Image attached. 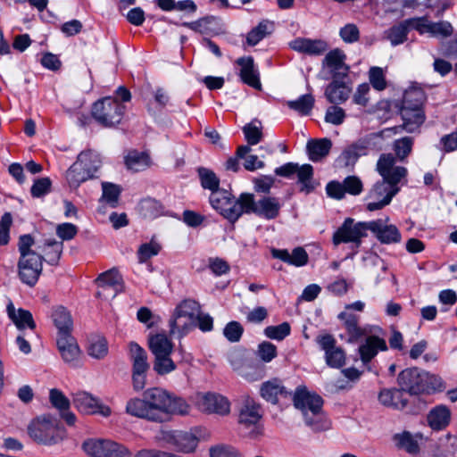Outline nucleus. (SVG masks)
<instances>
[{
  "instance_id": "79ce46f5",
  "label": "nucleus",
  "mask_w": 457,
  "mask_h": 457,
  "mask_svg": "<svg viewBox=\"0 0 457 457\" xmlns=\"http://www.w3.org/2000/svg\"><path fill=\"white\" fill-rule=\"evenodd\" d=\"M350 94L349 87L343 82L333 80L325 90L327 99L332 104L345 102Z\"/></svg>"
},
{
  "instance_id": "0e129e2a",
  "label": "nucleus",
  "mask_w": 457,
  "mask_h": 457,
  "mask_svg": "<svg viewBox=\"0 0 457 457\" xmlns=\"http://www.w3.org/2000/svg\"><path fill=\"white\" fill-rule=\"evenodd\" d=\"M244 333V328L238 321H229L223 328V336L230 343L240 341Z\"/></svg>"
},
{
  "instance_id": "1a4fd4ad",
  "label": "nucleus",
  "mask_w": 457,
  "mask_h": 457,
  "mask_svg": "<svg viewBox=\"0 0 457 457\" xmlns=\"http://www.w3.org/2000/svg\"><path fill=\"white\" fill-rule=\"evenodd\" d=\"M210 204L231 223H235L244 214L242 194L238 198H235L229 191L218 189L211 193Z\"/></svg>"
},
{
  "instance_id": "3c124183",
  "label": "nucleus",
  "mask_w": 457,
  "mask_h": 457,
  "mask_svg": "<svg viewBox=\"0 0 457 457\" xmlns=\"http://www.w3.org/2000/svg\"><path fill=\"white\" fill-rule=\"evenodd\" d=\"M273 29V23L268 21H263L253 28L247 35L246 41L250 46L257 45L262 38H264Z\"/></svg>"
},
{
  "instance_id": "6e6552de",
  "label": "nucleus",
  "mask_w": 457,
  "mask_h": 457,
  "mask_svg": "<svg viewBox=\"0 0 457 457\" xmlns=\"http://www.w3.org/2000/svg\"><path fill=\"white\" fill-rule=\"evenodd\" d=\"M201 311L198 302L185 299L177 305L170 320V334H178L179 337L186 336L193 328V320Z\"/></svg>"
},
{
  "instance_id": "e2e57ef3",
  "label": "nucleus",
  "mask_w": 457,
  "mask_h": 457,
  "mask_svg": "<svg viewBox=\"0 0 457 457\" xmlns=\"http://www.w3.org/2000/svg\"><path fill=\"white\" fill-rule=\"evenodd\" d=\"M369 80L372 87L378 91L386 89L387 83L384 71L380 67H371L369 71Z\"/></svg>"
},
{
  "instance_id": "5fc2aeb1",
  "label": "nucleus",
  "mask_w": 457,
  "mask_h": 457,
  "mask_svg": "<svg viewBox=\"0 0 457 457\" xmlns=\"http://www.w3.org/2000/svg\"><path fill=\"white\" fill-rule=\"evenodd\" d=\"M197 171L204 189H209L212 193L219 189L220 179L212 170L200 167Z\"/></svg>"
},
{
  "instance_id": "13d9d810",
  "label": "nucleus",
  "mask_w": 457,
  "mask_h": 457,
  "mask_svg": "<svg viewBox=\"0 0 457 457\" xmlns=\"http://www.w3.org/2000/svg\"><path fill=\"white\" fill-rule=\"evenodd\" d=\"M263 332L268 338L281 341L290 335L291 327L288 322H283L277 326H268Z\"/></svg>"
},
{
  "instance_id": "20e7f679",
  "label": "nucleus",
  "mask_w": 457,
  "mask_h": 457,
  "mask_svg": "<svg viewBox=\"0 0 457 457\" xmlns=\"http://www.w3.org/2000/svg\"><path fill=\"white\" fill-rule=\"evenodd\" d=\"M397 383L403 390L412 395H431L442 392L445 388V385L439 376L418 368H408L402 370L397 377Z\"/></svg>"
},
{
  "instance_id": "37998d69",
  "label": "nucleus",
  "mask_w": 457,
  "mask_h": 457,
  "mask_svg": "<svg viewBox=\"0 0 457 457\" xmlns=\"http://www.w3.org/2000/svg\"><path fill=\"white\" fill-rule=\"evenodd\" d=\"M403 123L389 129H386L384 131H393L395 134L407 132L414 133L420 130L421 125L425 122L426 116H402Z\"/></svg>"
},
{
  "instance_id": "6ab92c4d",
  "label": "nucleus",
  "mask_w": 457,
  "mask_h": 457,
  "mask_svg": "<svg viewBox=\"0 0 457 457\" xmlns=\"http://www.w3.org/2000/svg\"><path fill=\"white\" fill-rule=\"evenodd\" d=\"M73 404L79 411L86 414L99 413L104 417H109L112 413L110 407L101 404L98 399L87 392L75 394Z\"/></svg>"
},
{
  "instance_id": "c03bdc74",
  "label": "nucleus",
  "mask_w": 457,
  "mask_h": 457,
  "mask_svg": "<svg viewBox=\"0 0 457 457\" xmlns=\"http://www.w3.org/2000/svg\"><path fill=\"white\" fill-rule=\"evenodd\" d=\"M412 29V24L409 22V19L390 28L386 30V37L392 46L403 44L406 40L409 29Z\"/></svg>"
},
{
  "instance_id": "ea45409f",
  "label": "nucleus",
  "mask_w": 457,
  "mask_h": 457,
  "mask_svg": "<svg viewBox=\"0 0 457 457\" xmlns=\"http://www.w3.org/2000/svg\"><path fill=\"white\" fill-rule=\"evenodd\" d=\"M332 143L328 138L310 140L306 148L309 159L312 162H319L327 156L331 149Z\"/></svg>"
},
{
  "instance_id": "338daca9",
  "label": "nucleus",
  "mask_w": 457,
  "mask_h": 457,
  "mask_svg": "<svg viewBox=\"0 0 457 457\" xmlns=\"http://www.w3.org/2000/svg\"><path fill=\"white\" fill-rule=\"evenodd\" d=\"M256 355L262 361L270 362L277 356V347L270 342L263 341L259 344Z\"/></svg>"
},
{
  "instance_id": "39448f33",
  "label": "nucleus",
  "mask_w": 457,
  "mask_h": 457,
  "mask_svg": "<svg viewBox=\"0 0 457 457\" xmlns=\"http://www.w3.org/2000/svg\"><path fill=\"white\" fill-rule=\"evenodd\" d=\"M101 164L100 154L96 151L88 149L80 152L76 162L66 171L70 187L78 188L82 183L93 179Z\"/></svg>"
},
{
  "instance_id": "603ef678",
  "label": "nucleus",
  "mask_w": 457,
  "mask_h": 457,
  "mask_svg": "<svg viewBox=\"0 0 457 457\" xmlns=\"http://www.w3.org/2000/svg\"><path fill=\"white\" fill-rule=\"evenodd\" d=\"M189 411L190 406L184 399L170 394L169 403H167L165 411V420H167L169 414L186 415L189 413Z\"/></svg>"
},
{
  "instance_id": "4c0bfd02",
  "label": "nucleus",
  "mask_w": 457,
  "mask_h": 457,
  "mask_svg": "<svg viewBox=\"0 0 457 457\" xmlns=\"http://www.w3.org/2000/svg\"><path fill=\"white\" fill-rule=\"evenodd\" d=\"M52 318L54 326L58 330V336H67L71 334L72 319L71 313L62 306H59L53 311Z\"/></svg>"
},
{
  "instance_id": "b1692460",
  "label": "nucleus",
  "mask_w": 457,
  "mask_h": 457,
  "mask_svg": "<svg viewBox=\"0 0 457 457\" xmlns=\"http://www.w3.org/2000/svg\"><path fill=\"white\" fill-rule=\"evenodd\" d=\"M49 400L51 404L59 411L61 417L69 426H73L76 422V416L70 411V400L64 394L56 388H53L49 392Z\"/></svg>"
},
{
  "instance_id": "2eb2a0df",
  "label": "nucleus",
  "mask_w": 457,
  "mask_h": 457,
  "mask_svg": "<svg viewBox=\"0 0 457 457\" xmlns=\"http://www.w3.org/2000/svg\"><path fill=\"white\" fill-rule=\"evenodd\" d=\"M389 217L370 220V231L383 245H395L402 241L399 228L389 223Z\"/></svg>"
},
{
  "instance_id": "ddd939ff",
  "label": "nucleus",
  "mask_w": 457,
  "mask_h": 457,
  "mask_svg": "<svg viewBox=\"0 0 457 457\" xmlns=\"http://www.w3.org/2000/svg\"><path fill=\"white\" fill-rule=\"evenodd\" d=\"M275 174L288 179H293L295 176L297 182L301 185L302 192L310 193L314 189L312 184L313 168L311 164L299 165L296 162H287L274 170Z\"/></svg>"
},
{
  "instance_id": "58836bf2",
  "label": "nucleus",
  "mask_w": 457,
  "mask_h": 457,
  "mask_svg": "<svg viewBox=\"0 0 457 457\" xmlns=\"http://www.w3.org/2000/svg\"><path fill=\"white\" fill-rule=\"evenodd\" d=\"M126 167L135 172L144 170L151 166V158L145 152L131 150L124 157Z\"/></svg>"
},
{
  "instance_id": "f257e3e1",
  "label": "nucleus",
  "mask_w": 457,
  "mask_h": 457,
  "mask_svg": "<svg viewBox=\"0 0 457 457\" xmlns=\"http://www.w3.org/2000/svg\"><path fill=\"white\" fill-rule=\"evenodd\" d=\"M395 162L396 158L392 154H382L379 156L376 170L382 180L376 182L365 197L368 211L383 209L399 192L398 184L406 178L408 170L405 167L395 166Z\"/></svg>"
},
{
  "instance_id": "864d4df0",
  "label": "nucleus",
  "mask_w": 457,
  "mask_h": 457,
  "mask_svg": "<svg viewBox=\"0 0 457 457\" xmlns=\"http://www.w3.org/2000/svg\"><path fill=\"white\" fill-rule=\"evenodd\" d=\"M171 354H163L154 356V370L160 376H163L174 371L177 365L170 358Z\"/></svg>"
},
{
  "instance_id": "69168bd1",
  "label": "nucleus",
  "mask_w": 457,
  "mask_h": 457,
  "mask_svg": "<svg viewBox=\"0 0 457 457\" xmlns=\"http://www.w3.org/2000/svg\"><path fill=\"white\" fill-rule=\"evenodd\" d=\"M210 457H242V453L230 445L221 444L210 448Z\"/></svg>"
},
{
  "instance_id": "7c9ffc66",
  "label": "nucleus",
  "mask_w": 457,
  "mask_h": 457,
  "mask_svg": "<svg viewBox=\"0 0 457 457\" xmlns=\"http://www.w3.org/2000/svg\"><path fill=\"white\" fill-rule=\"evenodd\" d=\"M337 318L344 323V328L348 335L347 342L355 343L366 334V331L358 324L360 319L358 315L350 312H342Z\"/></svg>"
},
{
  "instance_id": "0eeeda50",
  "label": "nucleus",
  "mask_w": 457,
  "mask_h": 457,
  "mask_svg": "<svg viewBox=\"0 0 457 457\" xmlns=\"http://www.w3.org/2000/svg\"><path fill=\"white\" fill-rule=\"evenodd\" d=\"M28 429L35 441L47 445H56L66 436L65 429L50 415L37 418L29 424Z\"/></svg>"
},
{
  "instance_id": "412c9836",
  "label": "nucleus",
  "mask_w": 457,
  "mask_h": 457,
  "mask_svg": "<svg viewBox=\"0 0 457 457\" xmlns=\"http://www.w3.org/2000/svg\"><path fill=\"white\" fill-rule=\"evenodd\" d=\"M427 425L431 430L439 432L446 429L452 422V411L445 404L432 407L426 415Z\"/></svg>"
},
{
  "instance_id": "09e8293b",
  "label": "nucleus",
  "mask_w": 457,
  "mask_h": 457,
  "mask_svg": "<svg viewBox=\"0 0 457 457\" xmlns=\"http://www.w3.org/2000/svg\"><path fill=\"white\" fill-rule=\"evenodd\" d=\"M314 103V96L312 94H305L299 96L296 100L287 102V105L294 112L308 114L312 112Z\"/></svg>"
},
{
  "instance_id": "4468645a",
  "label": "nucleus",
  "mask_w": 457,
  "mask_h": 457,
  "mask_svg": "<svg viewBox=\"0 0 457 457\" xmlns=\"http://www.w3.org/2000/svg\"><path fill=\"white\" fill-rule=\"evenodd\" d=\"M42 270L43 256L41 254L20 257L18 262V276L23 284L34 287L42 273Z\"/></svg>"
},
{
  "instance_id": "4d7b16f0",
  "label": "nucleus",
  "mask_w": 457,
  "mask_h": 457,
  "mask_svg": "<svg viewBox=\"0 0 457 457\" xmlns=\"http://www.w3.org/2000/svg\"><path fill=\"white\" fill-rule=\"evenodd\" d=\"M121 280L122 278L119 271L116 269H111L101 273L98 276L96 282L98 283L99 287H112L116 288L117 287L120 286Z\"/></svg>"
},
{
  "instance_id": "a211bd4d",
  "label": "nucleus",
  "mask_w": 457,
  "mask_h": 457,
  "mask_svg": "<svg viewBox=\"0 0 457 457\" xmlns=\"http://www.w3.org/2000/svg\"><path fill=\"white\" fill-rule=\"evenodd\" d=\"M409 22L420 34L428 33L436 37H447L453 32V26L448 21L431 22L426 18H412L409 19Z\"/></svg>"
},
{
  "instance_id": "052dcab7",
  "label": "nucleus",
  "mask_w": 457,
  "mask_h": 457,
  "mask_svg": "<svg viewBox=\"0 0 457 457\" xmlns=\"http://www.w3.org/2000/svg\"><path fill=\"white\" fill-rule=\"evenodd\" d=\"M251 150L249 145H239L237 148L235 156L229 157L225 162L226 170L237 172L240 170L239 159L245 158L247 154H250Z\"/></svg>"
},
{
  "instance_id": "72a5a7b5",
  "label": "nucleus",
  "mask_w": 457,
  "mask_h": 457,
  "mask_svg": "<svg viewBox=\"0 0 457 457\" xmlns=\"http://www.w3.org/2000/svg\"><path fill=\"white\" fill-rule=\"evenodd\" d=\"M148 346L154 356L171 354L174 345L164 333L149 336Z\"/></svg>"
},
{
  "instance_id": "f8f14e48",
  "label": "nucleus",
  "mask_w": 457,
  "mask_h": 457,
  "mask_svg": "<svg viewBox=\"0 0 457 457\" xmlns=\"http://www.w3.org/2000/svg\"><path fill=\"white\" fill-rule=\"evenodd\" d=\"M82 448L91 457H132L127 446L108 439H87Z\"/></svg>"
},
{
  "instance_id": "bb28decb",
  "label": "nucleus",
  "mask_w": 457,
  "mask_h": 457,
  "mask_svg": "<svg viewBox=\"0 0 457 457\" xmlns=\"http://www.w3.org/2000/svg\"><path fill=\"white\" fill-rule=\"evenodd\" d=\"M290 47L299 53L320 55L328 49V45L320 39L298 37L289 43Z\"/></svg>"
},
{
  "instance_id": "774afa93",
  "label": "nucleus",
  "mask_w": 457,
  "mask_h": 457,
  "mask_svg": "<svg viewBox=\"0 0 457 457\" xmlns=\"http://www.w3.org/2000/svg\"><path fill=\"white\" fill-rule=\"evenodd\" d=\"M342 182L345 195H359L363 191V184L357 176H347Z\"/></svg>"
},
{
  "instance_id": "aec40b11",
  "label": "nucleus",
  "mask_w": 457,
  "mask_h": 457,
  "mask_svg": "<svg viewBox=\"0 0 457 457\" xmlns=\"http://www.w3.org/2000/svg\"><path fill=\"white\" fill-rule=\"evenodd\" d=\"M387 350L386 342L384 338L376 335L368 336L365 341L359 346L358 353L363 366L370 370V362L379 352Z\"/></svg>"
},
{
  "instance_id": "9b49d317",
  "label": "nucleus",
  "mask_w": 457,
  "mask_h": 457,
  "mask_svg": "<svg viewBox=\"0 0 457 457\" xmlns=\"http://www.w3.org/2000/svg\"><path fill=\"white\" fill-rule=\"evenodd\" d=\"M369 231L370 221L355 222L353 219L346 218L333 234L332 242L335 245L351 243L354 248H359Z\"/></svg>"
},
{
  "instance_id": "a878e982",
  "label": "nucleus",
  "mask_w": 457,
  "mask_h": 457,
  "mask_svg": "<svg viewBox=\"0 0 457 457\" xmlns=\"http://www.w3.org/2000/svg\"><path fill=\"white\" fill-rule=\"evenodd\" d=\"M378 401L384 406L391 407L396 410H402L407 406L408 399L406 392L401 387L384 388L378 395Z\"/></svg>"
},
{
  "instance_id": "680f3d73",
  "label": "nucleus",
  "mask_w": 457,
  "mask_h": 457,
  "mask_svg": "<svg viewBox=\"0 0 457 457\" xmlns=\"http://www.w3.org/2000/svg\"><path fill=\"white\" fill-rule=\"evenodd\" d=\"M161 251V245L154 241L143 244L137 250L138 262L144 263L153 256L157 255Z\"/></svg>"
},
{
  "instance_id": "4be33fe9",
  "label": "nucleus",
  "mask_w": 457,
  "mask_h": 457,
  "mask_svg": "<svg viewBox=\"0 0 457 457\" xmlns=\"http://www.w3.org/2000/svg\"><path fill=\"white\" fill-rule=\"evenodd\" d=\"M236 62L240 67L239 77L241 80L249 87L260 90L262 88L260 73L254 65L253 58L244 56L238 58Z\"/></svg>"
},
{
  "instance_id": "393cba45",
  "label": "nucleus",
  "mask_w": 457,
  "mask_h": 457,
  "mask_svg": "<svg viewBox=\"0 0 457 457\" xmlns=\"http://www.w3.org/2000/svg\"><path fill=\"white\" fill-rule=\"evenodd\" d=\"M166 440L183 453L193 452L198 445V438L193 433L182 430L169 433Z\"/></svg>"
},
{
  "instance_id": "7ed1b4c3",
  "label": "nucleus",
  "mask_w": 457,
  "mask_h": 457,
  "mask_svg": "<svg viewBox=\"0 0 457 457\" xmlns=\"http://www.w3.org/2000/svg\"><path fill=\"white\" fill-rule=\"evenodd\" d=\"M294 406L302 412L306 426L313 431L330 428V421L322 410L323 399L311 393L306 386H299L293 394Z\"/></svg>"
},
{
  "instance_id": "a19ab883",
  "label": "nucleus",
  "mask_w": 457,
  "mask_h": 457,
  "mask_svg": "<svg viewBox=\"0 0 457 457\" xmlns=\"http://www.w3.org/2000/svg\"><path fill=\"white\" fill-rule=\"evenodd\" d=\"M81 126H90L92 129L98 128H114L116 124H120V116H82L79 120Z\"/></svg>"
},
{
  "instance_id": "de8ad7c7",
  "label": "nucleus",
  "mask_w": 457,
  "mask_h": 457,
  "mask_svg": "<svg viewBox=\"0 0 457 457\" xmlns=\"http://www.w3.org/2000/svg\"><path fill=\"white\" fill-rule=\"evenodd\" d=\"M364 154H366V146L355 144L344 150L338 162L344 166H353L359 157Z\"/></svg>"
},
{
  "instance_id": "a18cd8bd",
  "label": "nucleus",
  "mask_w": 457,
  "mask_h": 457,
  "mask_svg": "<svg viewBox=\"0 0 457 457\" xmlns=\"http://www.w3.org/2000/svg\"><path fill=\"white\" fill-rule=\"evenodd\" d=\"M122 109L123 106L116 99L105 97L94 104L91 114H107L112 111L115 114H121Z\"/></svg>"
},
{
  "instance_id": "f03ea898",
  "label": "nucleus",
  "mask_w": 457,
  "mask_h": 457,
  "mask_svg": "<svg viewBox=\"0 0 457 457\" xmlns=\"http://www.w3.org/2000/svg\"><path fill=\"white\" fill-rule=\"evenodd\" d=\"M170 393L160 387L145 390L143 398H131L127 402L126 412L133 417L150 421H165V411Z\"/></svg>"
},
{
  "instance_id": "dca6fc26",
  "label": "nucleus",
  "mask_w": 457,
  "mask_h": 457,
  "mask_svg": "<svg viewBox=\"0 0 457 457\" xmlns=\"http://www.w3.org/2000/svg\"><path fill=\"white\" fill-rule=\"evenodd\" d=\"M316 341L325 352L326 363L329 367L338 369L345 365V353L341 347L337 346V341L332 335H320Z\"/></svg>"
},
{
  "instance_id": "9d476101",
  "label": "nucleus",
  "mask_w": 457,
  "mask_h": 457,
  "mask_svg": "<svg viewBox=\"0 0 457 457\" xmlns=\"http://www.w3.org/2000/svg\"><path fill=\"white\" fill-rule=\"evenodd\" d=\"M244 214H255L268 220L278 217L282 204L278 198L273 196H262L255 201L253 194L242 193Z\"/></svg>"
},
{
  "instance_id": "6e6d98bb",
  "label": "nucleus",
  "mask_w": 457,
  "mask_h": 457,
  "mask_svg": "<svg viewBox=\"0 0 457 457\" xmlns=\"http://www.w3.org/2000/svg\"><path fill=\"white\" fill-rule=\"evenodd\" d=\"M457 441V438L451 435L447 434L445 438L440 439L439 446L436 450L434 451V457H448L454 453V444Z\"/></svg>"
},
{
  "instance_id": "f704fd0d",
  "label": "nucleus",
  "mask_w": 457,
  "mask_h": 457,
  "mask_svg": "<svg viewBox=\"0 0 457 457\" xmlns=\"http://www.w3.org/2000/svg\"><path fill=\"white\" fill-rule=\"evenodd\" d=\"M129 348V358L132 361V372H147L150 365L145 350L135 342H130Z\"/></svg>"
},
{
  "instance_id": "c85d7f7f",
  "label": "nucleus",
  "mask_w": 457,
  "mask_h": 457,
  "mask_svg": "<svg viewBox=\"0 0 457 457\" xmlns=\"http://www.w3.org/2000/svg\"><path fill=\"white\" fill-rule=\"evenodd\" d=\"M426 100V95L423 89L417 86L410 87L405 90L402 111L420 112Z\"/></svg>"
},
{
  "instance_id": "c756f323",
  "label": "nucleus",
  "mask_w": 457,
  "mask_h": 457,
  "mask_svg": "<svg viewBox=\"0 0 457 457\" xmlns=\"http://www.w3.org/2000/svg\"><path fill=\"white\" fill-rule=\"evenodd\" d=\"M260 394L264 400L273 404L278 403L279 395L287 397L292 395L278 378H273L262 383L260 388Z\"/></svg>"
},
{
  "instance_id": "bf43d9fd",
  "label": "nucleus",
  "mask_w": 457,
  "mask_h": 457,
  "mask_svg": "<svg viewBox=\"0 0 457 457\" xmlns=\"http://www.w3.org/2000/svg\"><path fill=\"white\" fill-rule=\"evenodd\" d=\"M108 353L107 341L104 337H97L90 341L88 354L96 359L104 358Z\"/></svg>"
},
{
  "instance_id": "f3484780",
  "label": "nucleus",
  "mask_w": 457,
  "mask_h": 457,
  "mask_svg": "<svg viewBox=\"0 0 457 457\" xmlns=\"http://www.w3.org/2000/svg\"><path fill=\"white\" fill-rule=\"evenodd\" d=\"M196 403L199 410L204 412L215 413L220 416H226L230 412L229 401L219 394L206 393L199 395Z\"/></svg>"
},
{
  "instance_id": "49530a36",
  "label": "nucleus",
  "mask_w": 457,
  "mask_h": 457,
  "mask_svg": "<svg viewBox=\"0 0 457 457\" xmlns=\"http://www.w3.org/2000/svg\"><path fill=\"white\" fill-rule=\"evenodd\" d=\"M243 132L247 145H255L262 139V125L258 119H253L251 122L243 127Z\"/></svg>"
},
{
  "instance_id": "e433bc0d",
  "label": "nucleus",
  "mask_w": 457,
  "mask_h": 457,
  "mask_svg": "<svg viewBox=\"0 0 457 457\" xmlns=\"http://www.w3.org/2000/svg\"><path fill=\"white\" fill-rule=\"evenodd\" d=\"M137 210L142 217L145 219H156L165 214V207L163 204L154 198L147 197L142 199L138 205Z\"/></svg>"
},
{
  "instance_id": "cd10ccee",
  "label": "nucleus",
  "mask_w": 457,
  "mask_h": 457,
  "mask_svg": "<svg viewBox=\"0 0 457 457\" xmlns=\"http://www.w3.org/2000/svg\"><path fill=\"white\" fill-rule=\"evenodd\" d=\"M420 434L412 435L409 431H403L394 435L393 442L397 449L403 450L411 455H417L420 453Z\"/></svg>"
},
{
  "instance_id": "423d86ee",
  "label": "nucleus",
  "mask_w": 457,
  "mask_h": 457,
  "mask_svg": "<svg viewBox=\"0 0 457 457\" xmlns=\"http://www.w3.org/2000/svg\"><path fill=\"white\" fill-rule=\"evenodd\" d=\"M237 411L238 424L242 429L246 430L245 436L251 439L261 436L263 433L261 404L250 396H243L238 403Z\"/></svg>"
},
{
  "instance_id": "473e14b6",
  "label": "nucleus",
  "mask_w": 457,
  "mask_h": 457,
  "mask_svg": "<svg viewBox=\"0 0 457 457\" xmlns=\"http://www.w3.org/2000/svg\"><path fill=\"white\" fill-rule=\"evenodd\" d=\"M37 249L43 253V260L50 265L56 266L62 254L63 243L55 238H47L42 245L37 246Z\"/></svg>"
},
{
  "instance_id": "8fccbe9b",
  "label": "nucleus",
  "mask_w": 457,
  "mask_h": 457,
  "mask_svg": "<svg viewBox=\"0 0 457 457\" xmlns=\"http://www.w3.org/2000/svg\"><path fill=\"white\" fill-rule=\"evenodd\" d=\"M102 190L101 201L105 202L112 208L116 207L121 193L120 187L111 182H103Z\"/></svg>"
},
{
  "instance_id": "5701e85b",
  "label": "nucleus",
  "mask_w": 457,
  "mask_h": 457,
  "mask_svg": "<svg viewBox=\"0 0 457 457\" xmlns=\"http://www.w3.org/2000/svg\"><path fill=\"white\" fill-rule=\"evenodd\" d=\"M56 344L62 360L69 365L76 367L78 365L80 350L71 334L57 336Z\"/></svg>"
},
{
  "instance_id": "c9c22d12",
  "label": "nucleus",
  "mask_w": 457,
  "mask_h": 457,
  "mask_svg": "<svg viewBox=\"0 0 457 457\" xmlns=\"http://www.w3.org/2000/svg\"><path fill=\"white\" fill-rule=\"evenodd\" d=\"M345 54L340 49H334L328 52L324 60L323 65L328 67L333 76L340 74L343 70V74L345 75L348 71V67L345 63Z\"/></svg>"
},
{
  "instance_id": "2f4dec72",
  "label": "nucleus",
  "mask_w": 457,
  "mask_h": 457,
  "mask_svg": "<svg viewBox=\"0 0 457 457\" xmlns=\"http://www.w3.org/2000/svg\"><path fill=\"white\" fill-rule=\"evenodd\" d=\"M7 314L19 330L26 328L34 330L36 328V322L29 311L22 308L16 310L13 304L10 303L7 305Z\"/></svg>"
}]
</instances>
